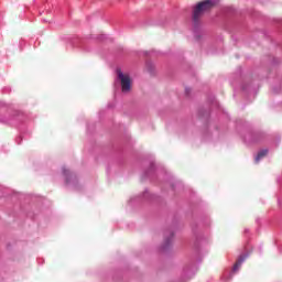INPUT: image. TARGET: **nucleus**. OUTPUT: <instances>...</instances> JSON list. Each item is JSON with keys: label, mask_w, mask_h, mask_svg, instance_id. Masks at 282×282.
<instances>
[{"label": "nucleus", "mask_w": 282, "mask_h": 282, "mask_svg": "<svg viewBox=\"0 0 282 282\" xmlns=\"http://www.w3.org/2000/svg\"><path fill=\"white\" fill-rule=\"evenodd\" d=\"M213 6H215V2H213V0H205L197 3L193 10V21L197 23V21H199V19H202V17H204V14H206V12L210 10V8H213Z\"/></svg>", "instance_id": "nucleus-1"}, {"label": "nucleus", "mask_w": 282, "mask_h": 282, "mask_svg": "<svg viewBox=\"0 0 282 282\" xmlns=\"http://www.w3.org/2000/svg\"><path fill=\"white\" fill-rule=\"evenodd\" d=\"M117 80L121 85L122 94H129L131 91V87H133V79L129 73H124L120 69L117 70Z\"/></svg>", "instance_id": "nucleus-2"}, {"label": "nucleus", "mask_w": 282, "mask_h": 282, "mask_svg": "<svg viewBox=\"0 0 282 282\" xmlns=\"http://www.w3.org/2000/svg\"><path fill=\"white\" fill-rule=\"evenodd\" d=\"M268 155V150H261L256 156V162L259 163L261 159Z\"/></svg>", "instance_id": "nucleus-3"}, {"label": "nucleus", "mask_w": 282, "mask_h": 282, "mask_svg": "<svg viewBox=\"0 0 282 282\" xmlns=\"http://www.w3.org/2000/svg\"><path fill=\"white\" fill-rule=\"evenodd\" d=\"M243 261H246V258H243V257H240L238 259V261L236 262V264L234 267L235 272H237V270H239V268H241V264L243 263Z\"/></svg>", "instance_id": "nucleus-4"}, {"label": "nucleus", "mask_w": 282, "mask_h": 282, "mask_svg": "<svg viewBox=\"0 0 282 282\" xmlns=\"http://www.w3.org/2000/svg\"><path fill=\"white\" fill-rule=\"evenodd\" d=\"M63 174L65 175V177H67V175H70L69 170L64 169V170H63Z\"/></svg>", "instance_id": "nucleus-5"}]
</instances>
